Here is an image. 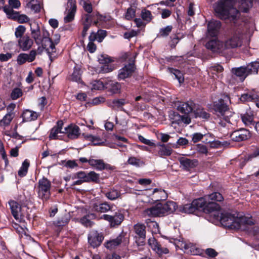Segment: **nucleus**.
<instances>
[{
    "mask_svg": "<svg viewBox=\"0 0 259 259\" xmlns=\"http://www.w3.org/2000/svg\"><path fill=\"white\" fill-rule=\"evenodd\" d=\"M105 88L113 94H117L120 92L121 85L117 82L110 80L105 83Z\"/></svg>",
    "mask_w": 259,
    "mask_h": 259,
    "instance_id": "29",
    "label": "nucleus"
},
{
    "mask_svg": "<svg viewBox=\"0 0 259 259\" xmlns=\"http://www.w3.org/2000/svg\"><path fill=\"white\" fill-rule=\"evenodd\" d=\"M176 204L173 201H167L164 203H158L154 206L146 209L143 211L145 217H157L168 215L176 209Z\"/></svg>",
    "mask_w": 259,
    "mask_h": 259,
    "instance_id": "4",
    "label": "nucleus"
},
{
    "mask_svg": "<svg viewBox=\"0 0 259 259\" xmlns=\"http://www.w3.org/2000/svg\"><path fill=\"white\" fill-rule=\"evenodd\" d=\"M123 236L119 235L116 238L107 241L105 244V247L109 249H112L118 246L122 241Z\"/></svg>",
    "mask_w": 259,
    "mask_h": 259,
    "instance_id": "33",
    "label": "nucleus"
},
{
    "mask_svg": "<svg viewBox=\"0 0 259 259\" xmlns=\"http://www.w3.org/2000/svg\"><path fill=\"white\" fill-rule=\"evenodd\" d=\"M184 247L185 249L188 250V251L190 252L193 255H197L200 252L199 249L196 248L191 243L185 244Z\"/></svg>",
    "mask_w": 259,
    "mask_h": 259,
    "instance_id": "54",
    "label": "nucleus"
},
{
    "mask_svg": "<svg viewBox=\"0 0 259 259\" xmlns=\"http://www.w3.org/2000/svg\"><path fill=\"white\" fill-rule=\"evenodd\" d=\"M36 51L32 50L29 52V54L21 53L17 58V62L19 65H22L26 62H32L36 58Z\"/></svg>",
    "mask_w": 259,
    "mask_h": 259,
    "instance_id": "15",
    "label": "nucleus"
},
{
    "mask_svg": "<svg viewBox=\"0 0 259 259\" xmlns=\"http://www.w3.org/2000/svg\"><path fill=\"white\" fill-rule=\"evenodd\" d=\"M221 27V23L219 21H211L207 25V36L210 37L217 36Z\"/></svg>",
    "mask_w": 259,
    "mask_h": 259,
    "instance_id": "18",
    "label": "nucleus"
},
{
    "mask_svg": "<svg viewBox=\"0 0 259 259\" xmlns=\"http://www.w3.org/2000/svg\"><path fill=\"white\" fill-rule=\"evenodd\" d=\"M18 47L23 51L30 50L34 44L33 39L27 34L17 40Z\"/></svg>",
    "mask_w": 259,
    "mask_h": 259,
    "instance_id": "13",
    "label": "nucleus"
},
{
    "mask_svg": "<svg viewBox=\"0 0 259 259\" xmlns=\"http://www.w3.org/2000/svg\"><path fill=\"white\" fill-rule=\"evenodd\" d=\"M36 24L35 28L30 27L31 34L32 35L31 38L33 39V42L35 41L36 45H40L43 41V29L40 30V27L38 24Z\"/></svg>",
    "mask_w": 259,
    "mask_h": 259,
    "instance_id": "23",
    "label": "nucleus"
},
{
    "mask_svg": "<svg viewBox=\"0 0 259 259\" xmlns=\"http://www.w3.org/2000/svg\"><path fill=\"white\" fill-rule=\"evenodd\" d=\"M63 124L64 123L62 120L57 121V125L54 126L51 130L49 135L50 139H57L59 136V134H64V129H63Z\"/></svg>",
    "mask_w": 259,
    "mask_h": 259,
    "instance_id": "27",
    "label": "nucleus"
},
{
    "mask_svg": "<svg viewBox=\"0 0 259 259\" xmlns=\"http://www.w3.org/2000/svg\"><path fill=\"white\" fill-rule=\"evenodd\" d=\"M84 138L86 139L91 141L95 145H99L102 143V140L100 138L94 136L92 135H87L84 136Z\"/></svg>",
    "mask_w": 259,
    "mask_h": 259,
    "instance_id": "58",
    "label": "nucleus"
},
{
    "mask_svg": "<svg viewBox=\"0 0 259 259\" xmlns=\"http://www.w3.org/2000/svg\"><path fill=\"white\" fill-rule=\"evenodd\" d=\"M29 166V162L27 159L25 160L22 163V165L18 171V175L21 177L25 176L27 173Z\"/></svg>",
    "mask_w": 259,
    "mask_h": 259,
    "instance_id": "47",
    "label": "nucleus"
},
{
    "mask_svg": "<svg viewBox=\"0 0 259 259\" xmlns=\"http://www.w3.org/2000/svg\"><path fill=\"white\" fill-rule=\"evenodd\" d=\"M89 164L97 170H102L106 168V164L102 159H94L90 158L89 159Z\"/></svg>",
    "mask_w": 259,
    "mask_h": 259,
    "instance_id": "31",
    "label": "nucleus"
},
{
    "mask_svg": "<svg viewBox=\"0 0 259 259\" xmlns=\"http://www.w3.org/2000/svg\"><path fill=\"white\" fill-rule=\"evenodd\" d=\"M134 231L138 236L143 239L146 237V227L144 224L138 223L134 226Z\"/></svg>",
    "mask_w": 259,
    "mask_h": 259,
    "instance_id": "35",
    "label": "nucleus"
},
{
    "mask_svg": "<svg viewBox=\"0 0 259 259\" xmlns=\"http://www.w3.org/2000/svg\"><path fill=\"white\" fill-rule=\"evenodd\" d=\"M22 116L23 121H30L36 120L38 118V116H39V113L27 109L23 112Z\"/></svg>",
    "mask_w": 259,
    "mask_h": 259,
    "instance_id": "28",
    "label": "nucleus"
},
{
    "mask_svg": "<svg viewBox=\"0 0 259 259\" xmlns=\"http://www.w3.org/2000/svg\"><path fill=\"white\" fill-rule=\"evenodd\" d=\"M158 148V154L160 157L170 156L172 153V149L165 144H159Z\"/></svg>",
    "mask_w": 259,
    "mask_h": 259,
    "instance_id": "34",
    "label": "nucleus"
},
{
    "mask_svg": "<svg viewBox=\"0 0 259 259\" xmlns=\"http://www.w3.org/2000/svg\"><path fill=\"white\" fill-rule=\"evenodd\" d=\"M239 9L243 12L246 13L252 7V0H240Z\"/></svg>",
    "mask_w": 259,
    "mask_h": 259,
    "instance_id": "37",
    "label": "nucleus"
},
{
    "mask_svg": "<svg viewBox=\"0 0 259 259\" xmlns=\"http://www.w3.org/2000/svg\"><path fill=\"white\" fill-rule=\"evenodd\" d=\"M135 70V65L134 63H129L125 65L119 71L118 78L120 79H124L130 77Z\"/></svg>",
    "mask_w": 259,
    "mask_h": 259,
    "instance_id": "25",
    "label": "nucleus"
},
{
    "mask_svg": "<svg viewBox=\"0 0 259 259\" xmlns=\"http://www.w3.org/2000/svg\"><path fill=\"white\" fill-rule=\"evenodd\" d=\"M213 215L217 220H220L221 224L230 229H245L246 225H252L254 222L251 218L245 216L236 215L230 213H221L219 210L215 211Z\"/></svg>",
    "mask_w": 259,
    "mask_h": 259,
    "instance_id": "1",
    "label": "nucleus"
},
{
    "mask_svg": "<svg viewBox=\"0 0 259 259\" xmlns=\"http://www.w3.org/2000/svg\"><path fill=\"white\" fill-rule=\"evenodd\" d=\"M102 192L110 200H114L120 196V192L114 189H111L108 191H102Z\"/></svg>",
    "mask_w": 259,
    "mask_h": 259,
    "instance_id": "36",
    "label": "nucleus"
},
{
    "mask_svg": "<svg viewBox=\"0 0 259 259\" xmlns=\"http://www.w3.org/2000/svg\"><path fill=\"white\" fill-rule=\"evenodd\" d=\"M98 61L100 63L105 65L108 64L109 63L111 62V59L107 55H101L99 56Z\"/></svg>",
    "mask_w": 259,
    "mask_h": 259,
    "instance_id": "62",
    "label": "nucleus"
},
{
    "mask_svg": "<svg viewBox=\"0 0 259 259\" xmlns=\"http://www.w3.org/2000/svg\"><path fill=\"white\" fill-rule=\"evenodd\" d=\"M148 244L159 255L168 253V249L165 247H161L154 237H151L148 239Z\"/></svg>",
    "mask_w": 259,
    "mask_h": 259,
    "instance_id": "21",
    "label": "nucleus"
},
{
    "mask_svg": "<svg viewBox=\"0 0 259 259\" xmlns=\"http://www.w3.org/2000/svg\"><path fill=\"white\" fill-rule=\"evenodd\" d=\"M79 127L74 124H70L64 128V134L70 139H77L80 135Z\"/></svg>",
    "mask_w": 259,
    "mask_h": 259,
    "instance_id": "24",
    "label": "nucleus"
},
{
    "mask_svg": "<svg viewBox=\"0 0 259 259\" xmlns=\"http://www.w3.org/2000/svg\"><path fill=\"white\" fill-rule=\"evenodd\" d=\"M179 160L181 165L186 170H189L196 167L198 163V160L196 159H190L184 157H180Z\"/></svg>",
    "mask_w": 259,
    "mask_h": 259,
    "instance_id": "26",
    "label": "nucleus"
},
{
    "mask_svg": "<svg viewBox=\"0 0 259 259\" xmlns=\"http://www.w3.org/2000/svg\"><path fill=\"white\" fill-rule=\"evenodd\" d=\"M246 67L249 74L251 73H257L259 68V62L257 61L251 62Z\"/></svg>",
    "mask_w": 259,
    "mask_h": 259,
    "instance_id": "45",
    "label": "nucleus"
},
{
    "mask_svg": "<svg viewBox=\"0 0 259 259\" xmlns=\"http://www.w3.org/2000/svg\"><path fill=\"white\" fill-rule=\"evenodd\" d=\"M112 206L107 202L103 203L93 202L91 205V210L99 213H105L111 210Z\"/></svg>",
    "mask_w": 259,
    "mask_h": 259,
    "instance_id": "19",
    "label": "nucleus"
},
{
    "mask_svg": "<svg viewBox=\"0 0 259 259\" xmlns=\"http://www.w3.org/2000/svg\"><path fill=\"white\" fill-rule=\"evenodd\" d=\"M206 198L208 202L222 201L224 198L222 194L219 192H214L210 195L206 196Z\"/></svg>",
    "mask_w": 259,
    "mask_h": 259,
    "instance_id": "41",
    "label": "nucleus"
},
{
    "mask_svg": "<svg viewBox=\"0 0 259 259\" xmlns=\"http://www.w3.org/2000/svg\"><path fill=\"white\" fill-rule=\"evenodd\" d=\"M71 80L76 82L81 80V70L79 68H75L71 75Z\"/></svg>",
    "mask_w": 259,
    "mask_h": 259,
    "instance_id": "53",
    "label": "nucleus"
},
{
    "mask_svg": "<svg viewBox=\"0 0 259 259\" xmlns=\"http://www.w3.org/2000/svg\"><path fill=\"white\" fill-rule=\"evenodd\" d=\"M169 118L172 124L180 125L182 123L189 124L191 122L190 116L187 115H181L176 112H171L169 114Z\"/></svg>",
    "mask_w": 259,
    "mask_h": 259,
    "instance_id": "10",
    "label": "nucleus"
},
{
    "mask_svg": "<svg viewBox=\"0 0 259 259\" xmlns=\"http://www.w3.org/2000/svg\"><path fill=\"white\" fill-rule=\"evenodd\" d=\"M250 137V132L245 128H240L232 133L231 139L235 142H241L248 139Z\"/></svg>",
    "mask_w": 259,
    "mask_h": 259,
    "instance_id": "11",
    "label": "nucleus"
},
{
    "mask_svg": "<svg viewBox=\"0 0 259 259\" xmlns=\"http://www.w3.org/2000/svg\"><path fill=\"white\" fill-rule=\"evenodd\" d=\"M193 205L196 210L202 209L206 213H212L211 215L215 211L219 210L220 206L214 202H208L206 196L193 201Z\"/></svg>",
    "mask_w": 259,
    "mask_h": 259,
    "instance_id": "5",
    "label": "nucleus"
},
{
    "mask_svg": "<svg viewBox=\"0 0 259 259\" xmlns=\"http://www.w3.org/2000/svg\"><path fill=\"white\" fill-rule=\"evenodd\" d=\"M22 94V93L21 89L15 88L13 90L11 96L13 100H15L21 96Z\"/></svg>",
    "mask_w": 259,
    "mask_h": 259,
    "instance_id": "63",
    "label": "nucleus"
},
{
    "mask_svg": "<svg viewBox=\"0 0 259 259\" xmlns=\"http://www.w3.org/2000/svg\"><path fill=\"white\" fill-rule=\"evenodd\" d=\"M80 222L82 225L86 227H91L94 224L93 222H92L87 217V215L82 217L80 219Z\"/></svg>",
    "mask_w": 259,
    "mask_h": 259,
    "instance_id": "64",
    "label": "nucleus"
},
{
    "mask_svg": "<svg viewBox=\"0 0 259 259\" xmlns=\"http://www.w3.org/2000/svg\"><path fill=\"white\" fill-rule=\"evenodd\" d=\"M25 31V27L23 25H19L16 28L15 35L18 39H20L21 37H24V36L25 35L24 34Z\"/></svg>",
    "mask_w": 259,
    "mask_h": 259,
    "instance_id": "51",
    "label": "nucleus"
},
{
    "mask_svg": "<svg viewBox=\"0 0 259 259\" xmlns=\"http://www.w3.org/2000/svg\"><path fill=\"white\" fill-rule=\"evenodd\" d=\"M153 194L155 195L157 200H164L167 198V194L166 192L161 189H154Z\"/></svg>",
    "mask_w": 259,
    "mask_h": 259,
    "instance_id": "39",
    "label": "nucleus"
},
{
    "mask_svg": "<svg viewBox=\"0 0 259 259\" xmlns=\"http://www.w3.org/2000/svg\"><path fill=\"white\" fill-rule=\"evenodd\" d=\"M168 70L170 73H172L175 75L176 78L178 80L180 83L184 82V77L182 72L178 69L172 68H168Z\"/></svg>",
    "mask_w": 259,
    "mask_h": 259,
    "instance_id": "48",
    "label": "nucleus"
},
{
    "mask_svg": "<svg viewBox=\"0 0 259 259\" xmlns=\"http://www.w3.org/2000/svg\"><path fill=\"white\" fill-rule=\"evenodd\" d=\"M195 108V104L192 101H189L186 102H180L177 106L178 111L184 115L190 116Z\"/></svg>",
    "mask_w": 259,
    "mask_h": 259,
    "instance_id": "16",
    "label": "nucleus"
},
{
    "mask_svg": "<svg viewBox=\"0 0 259 259\" xmlns=\"http://www.w3.org/2000/svg\"><path fill=\"white\" fill-rule=\"evenodd\" d=\"M196 210V209L194 206L193 202L191 203L185 204L181 208V211L185 213H192Z\"/></svg>",
    "mask_w": 259,
    "mask_h": 259,
    "instance_id": "49",
    "label": "nucleus"
},
{
    "mask_svg": "<svg viewBox=\"0 0 259 259\" xmlns=\"http://www.w3.org/2000/svg\"><path fill=\"white\" fill-rule=\"evenodd\" d=\"M49 35L50 34L49 32L45 29H43L44 38L43 41H42V42L40 44L45 48L48 54L51 53L50 49L51 50L52 52H54V50L55 49V44L50 38Z\"/></svg>",
    "mask_w": 259,
    "mask_h": 259,
    "instance_id": "20",
    "label": "nucleus"
},
{
    "mask_svg": "<svg viewBox=\"0 0 259 259\" xmlns=\"http://www.w3.org/2000/svg\"><path fill=\"white\" fill-rule=\"evenodd\" d=\"M194 112L196 117H199L203 119H207L210 116V114L201 108H198L194 110Z\"/></svg>",
    "mask_w": 259,
    "mask_h": 259,
    "instance_id": "42",
    "label": "nucleus"
},
{
    "mask_svg": "<svg viewBox=\"0 0 259 259\" xmlns=\"http://www.w3.org/2000/svg\"><path fill=\"white\" fill-rule=\"evenodd\" d=\"M103 239V235L96 231L91 232L88 236V242L93 247L100 245Z\"/></svg>",
    "mask_w": 259,
    "mask_h": 259,
    "instance_id": "17",
    "label": "nucleus"
},
{
    "mask_svg": "<svg viewBox=\"0 0 259 259\" xmlns=\"http://www.w3.org/2000/svg\"><path fill=\"white\" fill-rule=\"evenodd\" d=\"M213 110L215 119L222 126H226L227 123L234 124L236 115L229 109L224 100L220 99L218 102H215Z\"/></svg>",
    "mask_w": 259,
    "mask_h": 259,
    "instance_id": "2",
    "label": "nucleus"
},
{
    "mask_svg": "<svg viewBox=\"0 0 259 259\" xmlns=\"http://www.w3.org/2000/svg\"><path fill=\"white\" fill-rule=\"evenodd\" d=\"M51 182L46 178H42L38 182L37 194L43 201L48 200L51 196Z\"/></svg>",
    "mask_w": 259,
    "mask_h": 259,
    "instance_id": "6",
    "label": "nucleus"
},
{
    "mask_svg": "<svg viewBox=\"0 0 259 259\" xmlns=\"http://www.w3.org/2000/svg\"><path fill=\"white\" fill-rule=\"evenodd\" d=\"M210 71L213 74H217L221 73L224 69L223 67L220 65H217L212 66L210 68Z\"/></svg>",
    "mask_w": 259,
    "mask_h": 259,
    "instance_id": "61",
    "label": "nucleus"
},
{
    "mask_svg": "<svg viewBox=\"0 0 259 259\" xmlns=\"http://www.w3.org/2000/svg\"><path fill=\"white\" fill-rule=\"evenodd\" d=\"M231 72L237 76L241 77L242 80L249 74L246 67L232 68Z\"/></svg>",
    "mask_w": 259,
    "mask_h": 259,
    "instance_id": "32",
    "label": "nucleus"
},
{
    "mask_svg": "<svg viewBox=\"0 0 259 259\" xmlns=\"http://www.w3.org/2000/svg\"><path fill=\"white\" fill-rule=\"evenodd\" d=\"M141 17L142 19L145 21L149 22L152 19L151 12L146 9H143L141 11Z\"/></svg>",
    "mask_w": 259,
    "mask_h": 259,
    "instance_id": "56",
    "label": "nucleus"
},
{
    "mask_svg": "<svg viewBox=\"0 0 259 259\" xmlns=\"http://www.w3.org/2000/svg\"><path fill=\"white\" fill-rule=\"evenodd\" d=\"M99 183L100 175L95 172L94 171H91L88 172L87 183Z\"/></svg>",
    "mask_w": 259,
    "mask_h": 259,
    "instance_id": "40",
    "label": "nucleus"
},
{
    "mask_svg": "<svg viewBox=\"0 0 259 259\" xmlns=\"http://www.w3.org/2000/svg\"><path fill=\"white\" fill-rule=\"evenodd\" d=\"M9 204L13 217L19 222H21L25 214L22 210V206L17 201L10 200Z\"/></svg>",
    "mask_w": 259,
    "mask_h": 259,
    "instance_id": "8",
    "label": "nucleus"
},
{
    "mask_svg": "<svg viewBox=\"0 0 259 259\" xmlns=\"http://www.w3.org/2000/svg\"><path fill=\"white\" fill-rule=\"evenodd\" d=\"M100 219L109 222L112 227H114L120 225L124 220V215L122 213L118 211L116 212L113 215L103 214Z\"/></svg>",
    "mask_w": 259,
    "mask_h": 259,
    "instance_id": "9",
    "label": "nucleus"
},
{
    "mask_svg": "<svg viewBox=\"0 0 259 259\" xmlns=\"http://www.w3.org/2000/svg\"><path fill=\"white\" fill-rule=\"evenodd\" d=\"M136 8L135 7H131L127 9L125 14V18L127 20H131L134 18L136 15Z\"/></svg>",
    "mask_w": 259,
    "mask_h": 259,
    "instance_id": "52",
    "label": "nucleus"
},
{
    "mask_svg": "<svg viewBox=\"0 0 259 259\" xmlns=\"http://www.w3.org/2000/svg\"><path fill=\"white\" fill-rule=\"evenodd\" d=\"M127 162L128 164L134 165L136 167H139L144 164L142 161L135 157H130L128 159Z\"/></svg>",
    "mask_w": 259,
    "mask_h": 259,
    "instance_id": "55",
    "label": "nucleus"
},
{
    "mask_svg": "<svg viewBox=\"0 0 259 259\" xmlns=\"http://www.w3.org/2000/svg\"><path fill=\"white\" fill-rule=\"evenodd\" d=\"M76 10V7L75 2L73 0H68L66 7L67 13L64 18L65 23H68L74 20Z\"/></svg>",
    "mask_w": 259,
    "mask_h": 259,
    "instance_id": "14",
    "label": "nucleus"
},
{
    "mask_svg": "<svg viewBox=\"0 0 259 259\" xmlns=\"http://www.w3.org/2000/svg\"><path fill=\"white\" fill-rule=\"evenodd\" d=\"M241 117L242 122L246 125L254 124L253 123V114L252 111L250 109L247 110L244 114L241 115Z\"/></svg>",
    "mask_w": 259,
    "mask_h": 259,
    "instance_id": "30",
    "label": "nucleus"
},
{
    "mask_svg": "<svg viewBox=\"0 0 259 259\" xmlns=\"http://www.w3.org/2000/svg\"><path fill=\"white\" fill-rule=\"evenodd\" d=\"M241 40L240 35L235 33L229 39L226 41L225 47L226 49H233L241 46Z\"/></svg>",
    "mask_w": 259,
    "mask_h": 259,
    "instance_id": "22",
    "label": "nucleus"
},
{
    "mask_svg": "<svg viewBox=\"0 0 259 259\" xmlns=\"http://www.w3.org/2000/svg\"><path fill=\"white\" fill-rule=\"evenodd\" d=\"M80 4L82 6L84 10L89 13L88 14H90L92 13L93 8L91 3H88L85 0H81Z\"/></svg>",
    "mask_w": 259,
    "mask_h": 259,
    "instance_id": "59",
    "label": "nucleus"
},
{
    "mask_svg": "<svg viewBox=\"0 0 259 259\" xmlns=\"http://www.w3.org/2000/svg\"><path fill=\"white\" fill-rule=\"evenodd\" d=\"M126 103L125 100L123 99H114L110 104V107L113 109L120 108L122 109V106Z\"/></svg>",
    "mask_w": 259,
    "mask_h": 259,
    "instance_id": "46",
    "label": "nucleus"
},
{
    "mask_svg": "<svg viewBox=\"0 0 259 259\" xmlns=\"http://www.w3.org/2000/svg\"><path fill=\"white\" fill-rule=\"evenodd\" d=\"M80 179L84 183H87L88 172L84 171H79L74 173L72 176V179Z\"/></svg>",
    "mask_w": 259,
    "mask_h": 259,
    "instance_id": "43",
    "label": "nucleus"
},
{
    "mask_svg": "<svg viewBox=\"0 0 259 259\" xmlns=\"http://www.w3.org/2000/svg\"><path fill=\"white\" fill-rule=\"evenodd\" d=\"M172 29V27L171 25H168L164 28H161L159 31L158 35L161 37L167 36L171 31Z\"/></svg>",
    "mask_w": 259,
    "mask_h": 259,
    "instance_id": "57",
    "label": "nucleus"
},
{
    "mask_svg": "<svg viewBox=\"0 0 259 259\" xmlns=\"http://www.w3.org/2000/svg\"><path fill=\"white\" fill-rule=\"evenodd\" d=\"M3 10L9 18L17 20L20 23H26L29 21V18L26 15H20L18 12L14 11L8 6L4 7Z\"/></svg>",
    "mask_w": 259,
    "mask_h": 259,
    "instance_id": "7",
    "label": "nucleus"
},
{
    "mask_svg": "<svg viewBox=\"0 0 259 259\" xmlns=\"http://www.w3.org/2000/svg\"><path fill=\"white\" fill-rule=\"evenodd\" d=\"M90 87L92 90H101L105 88V83L100 80H94L90 83Z\"/></svg>",
    "mask_w": 259,
    "mask_h": 259,
    "instance_id": "44",
    "label": "nucleus"
},
{
    "mask_svg": "<svg viewBox=\"0 0 259 259\" xmlns=\"http://www.w3.org/2000/svg\"><path fill=\"white\" fill-rule=\"evenodd\" d=\"M95 16L94 13L93 14H85L84 15V20L82 23L83 30L88 31L92 24Z\"/></svg>",
    "mask_w": 259,
    "mask_h": 259,
    "instance_id": "38",
    "label": "nucleus"
},
{
    "mask_svg": "<svg viewBox=\"0 0 259 259\" xmlns=\"http://www.w3.org/2000/svg\"><path fill=\"white\" fill-rule=\"evenodd\" d=\"M235 0H219L216 3L214 11L217 16L222 19L235 20L239 11L235 7Z\"/></svg>",
    "mask_w": 259,
    "mask_h": 259,
    "instance_id": "3",
    "label": "nucleus"
},
{
    "mask_svg": "<svg viewBox=\"0 0 259 259\" xmlns=\"http://www.w3.org/2000/svg\"><path fill=\"white\" fill-rule=\"evenodd\" d=\"M14 117V114L13 112L7 113L4 118L0 121V124L5 126L8 125Z\"/></svg>",
    "mask_w": 259,
    "mask_h": 259,
    "instance_id": "50",
    "label": "nucleus"
},
{
    "mask_svg": "<svg viewBox=\"0 0 259 259\" xmlns=\"http://www.w3.org/2000/svg\"><path fill=\"white\" fill-rule=\"evenodd\" d=\"M206 48L213 52L221 53L225 50V44L218 38L209 40L205 45Z\"/></svg>",
    "mask_w": 259,
    "mask_h": 259,
    "instance_id": "12",
    "label": "nucleus"
},
{
    "mask_svg": "<svg viewBox=\"0 0 259 259\" xmlns=\"http://www.w3.org/2000/svg\"><path fill=\"white\" fill-rule=\"evenodd\" d=\"M29 6L32 10L37 13L40 10V6L38 2L36 0H32L29 3Z\"/></svg>",
    "mask_w": 259,
    "mask_h": 259,
    "instance_id": "60",
    "label": "nucleus"
}]
</instances>
